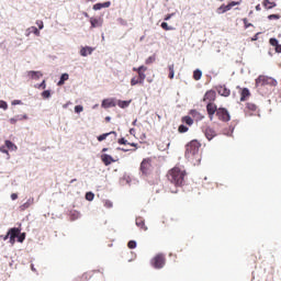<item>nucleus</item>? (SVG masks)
<instances>
[{"instance_id": "nucleus-13", "label": "nucleus", "mask_w": 281, "mask_h": 281, "mask_svg": "<svg viewBox=\"0 0 281 281\" xmlns=\"http://www.w3.org/2000/svg\"><path fill=\"white\" fill-rule=\"evenodd\" d=\"M101 161L104 164V166H111L114 164L115 159H113V157L109 154H103L101 156Z\"/></svg>"}, {"instance_id": "nucleus-27", "label": "nucleus", "mask_w": 281, "mask_h": 281, "mask_svg": "<svg viewBox=\"0 0 281 281\" xmlns=\"http://www.w3.org/2000/svg\"><path fill=\"white\" fill-rule=\"evenodd\" d=\"M137 85H144V83L142 82V80L139 79L138 76H137V77H133V78L131 79V87H135V86H137Z\"/></svg>"}, {"instance_id": "nucleus-25", "label": "nucleus", "mask_w": 281, "mask_h": 281, "mask_svg": "<svg viewBox=\"0 0 281 281\" xmlns=\"http://www.w3.org/2000/svg\"><path fill=\"white\" fill-rule=\"evenodd\" d=\"M67 80H69V74H63L60 76L59 81L57 82V86L63 87V85H65V82H67Z\"/></svg>"}, {"instance_id": "nucleus-20", "label": "nucleus", "mask_w": 281, "mask_h": 281, "mask_svg": "<svg viewBox=\"0 0 281 281\" xmlns=\"http://www.w3.org/2000/svg\"><path fill=\"white\" fill-rule=\"evenodd\" d=\"M262 5L266 10H273L276 5H278L276 2H271L270 0H263Z\"/></svg>"}, {"instance_id": "nucleus-30", "label": "nucleus", "mask_w": 281, "mask_h": 281, "mask_svg": "<svg viewBox=\"0 0 281 281\" xmlns=\"http://www.w3.org/2000/svg\"><path fill=\"white\" fill-rule=\"evenodd\" d=\"M5 146L8 148V150H16V146L14 145V143H12V140H5Z\"/></svg>"}, {"instance_id": "nucleus-12", "label": "nucleus", "mask_w": 281, "mask_h": 281, "mask_svg": "<svg viewBox=\"0 0 281 281\" xmlns=\"http://www.w3.org/2000/svg\"><path fill=\"white\" fill-rule=\"evenodd\" d=\"M204 135H205L206 139H209V142H212V139H214V137H216V131L212 127H206L204 130Z\"/></svg>"}, {"instance_id": "nucleus-47", "label": "nucleus", "mask_w": 281, "mask_h": 281, "mask_svg": "<svg viewBox=\"0 0 281 281\" xmlns=\"http://www.w3.org/2000/svg\"><path fill=\"white\" fill-rule=\"evenodd\" d=\"M85 111V108L82 105H76L75 106V112L76 113H82Z\"/></svg>"}, {"instance_id": "nucleus-38", "label": "nucleus", "mask_w": 281, "mask_h": 281, "mask_svg": "<svg viewBox=\"0 0 281 281\" xmlns=\"http://www.w3.org/2000/svg\"><path fill=\"white\" fill-rule=\"evenodd\" d=\"M243 23H244L245 30H247L254 25V24L249 23V20H247V18L243 19Z\"/></svg>"}, {"instance_id": "nucleus-64", "label": "nucleus", "mask_w": 281, "mask_h": 281, "mask_svg": "<svg viewBox=\"0 0 281 281\" xmlns=\"http://www.w3.org/2000/svg\"><path fill=\"white\" fill-rule=\"evenodd\" d=\"M106 150H109V148H103V149H102V153H106Z\"/></svg>"}, {"instance_id": "nucleus-15", "label": "nucleus", "mask_w": 281, "mask_h": 281, "mask_svg": "<svg viewBox=\"0 0 281 281\" xmlns=\"http://www.w3.org/2000/svg\"><path fill=\"white\" fill-rule=\"evenodd\" d=\"M269 43L272 47H274L277 54H281V44L278 43V40L276 37H271L269 40Z\"/></svg>"}, {"instance_id": "nucleus-49", "label": "nucleus", "mask_w": 281, "mask_h": 281, "mask_svg": "<svg viewBox=\"0 0 281 281\" xmlns=\"http://www.w3.org/2000/svg\"><path fill=\"white\" fill-rule=\"evenodd\" d=\"M36 25L38 26V30H43V27H44L43 21H41V20H38L36 22Z\"/></svg>"}, {"instance_id": "nucleus-39", "label": "nucleus", "mask_w": 281, "mask_h": 281, "mask_svg": "<svg viewBox=\"0 0 281 281\" xmlns=\"http://www.w3.org/2000/svg\"><path fill=\"white\" fill-rule=\"evenodd\" d=\"M42 98L47 99L52 98V92L49 90H45L42 92Z\"/></svg>"}, {"instance_id": "nucleus-10", "label": "nucleus", "mask_w": 281, "mask_h": 281, "mask_svg": "<svg viewBox=\"0 0 281 281\" xmlns=\"http://www.w3.org/2000/svg\"><path fill=\"white\" fill-rule=\"evenodd\" d=\"M133 71H136L138 74V78L140 82L144 85V81L146 80V71H148V67L146 66H139L138 68H133Z\"/></svg>"}, {"instance_id": "nucleus-56", "label": "nucleus", "mask_w": 281, "mask_h": 281, "mask_svg": "<svg viewBox=\"0 0 281 281\" xmlns=\"http://www.w3.org/2000/svg\"><path fill=\"white\" fill-rule=\"evenodd\" d=\"M258 34H260V33H257V34L251 38V41H258Z\"/></svg>"}, {"instance_id": "nucleus-52", "label": "nucleus", "mask_w": 281, "mask_h": 281, "mask_svg": "<svg viewBox=\"0 0 281 281\" xmlns=\"http://www.w3.org/2000/svg\"><path fill=\"white\" fill-rule=\"evenodd\" d=\"M105 207H113V203L111 201L105 202Z\"/></svg>"}, {"instance_id": "nucleus-3", "label": "nucleus", "mask_w": 281, "mask_h": 281, "mask_svg": "<svg viewBox=\"0 0 281 281\" xmlns=\"http://www.w3.org/2000/svg\"><path fill=\"white\" fill-rule=\"evenodd\" d=\"M201 143L199 140L193 139L186 145L184 157L188 161H192L193 164H199L201 161Z\"/></svg>"}, {"instance_id": "nucleus-51", "label": "nucleus", "mask_w": 281, "mask_h": 281, "mask_svg": "<svg viewBox=\"0 0 281 281\" xmlns=\"http://www.w3.org/2000/svg\"><path fill=\"white\" fill-rule=\"evenodd\" d=\"M0 153H4V155H8V149H5L4 146L0 147Z\"/></svg>"}, {"instance_id": "nucleus-62", "label": "nucleus", "mask_w": 281, "mask_h": 281, "mask_svg": "<svg viewBox=\"0 0 281 281\" xmlns=\"http://www.w3.org/2000/svg\"><path fill=\"white\" fill-rule=\"evenodd\" d=\"M132 124H133V126H136L137 125V120H135Z\"/></svg>"}, {"instance_id": "nucleus-28", "label": "nucleus", "mask_w": 281, "mask_h": 281, "mask_svg": "<svg viewBox=\"0 0 281 281\" xmlns=\"http://www.w3.org/2000/svg\"><path fill=\"white\" fill-rule=\"evenodd\" d=\"M203 72L200 69L193 71V80H201Z\"/></svg>"}, {"instance_id": "nucleus-5", "label": "nucleus", "mask_w": 281, "mask_h": 281, "mask_svg": "<svg viewBox=\"0 0 281 281\" xmlns=\"http://www.w3.org/2000/svg\"><path fill=\"white\" fill-rule=\"evenodd\" d=\"M150 265L154 269H164V267H166V256H164V254L156 255L150 260Z\"/></svg>"}, {"instance_id": "nucleus-48", "label": "nucleus", "mask_w": 281, "mask_h": 281, "mask_svg": "<svg viewBox=\"0 0 281 281\" xmlns=\"http://www.w3.org/2000/svg\"><path fill=\"white\" fill-rule=\"evenodd\" d=\"M37 89H47V83L45 80H43L37 87Z\"/></svg>"}, {"instance_id": "nucleus-19", "label": "nucleus", "mask_w": 281, "mask_h": 281, "mask_svg": "<svg viewBox=\"0 0 281 281\" xmlns=\"http://www.w3.org/2000/svg\"><path fill=\"white\" fill-rule=\"evenodd\" d=\"M102 8H111V1H106L103 3H95L93 5V10L98 11V10H102Z\"/></svg>"}, {"instance_id": "nucleus-24", "label": "nucleus", "mask_w": 281, "mask_h": 281, "mask_svg": "<svg viewBox=\"0 0 281 281\" xmlns=\"http://www.w3.org/2000/svg\"><path fill=\"white\" fill-rule=\"evenodd\" d=\"M249 95H251V93L249 92V89L244 88L241 90L240 102H245V100H247V98H249Z\"/></svg>"}, {"instance_id": "nucleus-55", "label": "nucleus", "mask_w": 281, "mask_h": 281, "mask_svg": "<svg viewBox=\"0 0 281 281\" xmlns=\"http://www.w3.org/2000/svg\"><path fill=\"white\" fill-rule=\"evenodd\" d=\"M12 104H14V105L21 104V100H14V101L12 102Z\"/></svg>"}, {"instance_id": "nucleus-9", "label": "nucleus", "mask_w": 281, "mask_h": 281, "mask_svg": "<svg viewBox=\"0 0 281 281\" xmlns=\"http://www.w3.org/2000/svg\"><path fill=\"white\" fill-rule=\"evenodd\" d=\"M19 234H21V228L13 227L8 231V236L10 238L11 245H14V243H16Z\"/></svg>"}, {"instance_id": "nucleus-61", "label": "nucleus", "mask_w": 281, "mask_h": 281, "mask_svg": "<svg viewBox=\"0 0 281 281\" xmlns=\"http://www.w3.org/2000/svg\"><path fill=\"white\" fill-rule=\"evenodd\" d=\"M32 271H36V268H34V265H31Z\"/></svg>"}, {"instance_id": "nucleus-14", "label": "nucleus", "mask_w": 281, "mask_h": 281, "mask_svg": "<svg viewBox=\"0 0 281 281\" xmlns=\"http://www.w3.org/2000/svg\"><path fill=\"white\" fill-rule=\"evenodd\" d=\"M27 76L31 78V80H41V78H43V72L30 70L27 71Z\"/></svg>"}, {"instance_id": "nucleus-26", "label": "nucleus", "mask_w": 281, "mask_h": 281, "mask_svg": "<svg viewBox=\"0 0 281 281\" xmlns=\"http://www.w3.org/2000/svg\"><path fill=\"white\" fill-rule=\"evenodd\" d=\"M246 109L247 111H250V113H256V111H258V106L254 103H247Z\"/></svg>"}, {"instance_id": "nucleus-58", "label": "nucleus", "mask_w": 281, "mask_h": 281, "mask_svg": "<svg viewBox=\"0 0 281 281\" xmlns=\"http://www.w3.org/2000/svg\"><path fill=\"white\" fill-rule=\"evenodd\" d=\"M8 238H10V235L7 233V235L3 237V240H8Z\"/></svg>"}, {"instance_id": "nucleus-53", "label": "nucleus", "mask_w": 281, "mask_h": 281, "mask_svg": "<svg viewBox=\"0 0 281 281\" xmlns=\"http://www.w3.org/2000/svg\"><path fill=\"white\" fill-rule=\"evenodd\" d=\"M170 19H172V14H167V15L165 16V21H170Z\"/></svg>"}, {"instance_id": "nucleus-33", "label": "nucleus", "mask_w": 281, "mask_h": 281, "mask_svg": "<svg viewBox=\"0 0 281 281\" xmlns=\"http://www.w3.org/2000/svg\"><path fill=\"white\" fill-rule=\"evenodd\" d=\"M169 69V79L172 80L175 78V64L168 66Z\"/></svg>"}, {"instance_id": "nucleus-2", "label": "nucleus", "mask_w": 281, "mask_h": 281, "mask_svg": "<svg viewBox=\"0 0 281 281\" xmlns=\"http://www.w3.org/2000/svg\"><path fill=\"white\" fill-rule=\"evenodd\" d=\"M187 175L186 169L181 167H173L168 171L167 179L170 181V183L176 186V188H182V186H186Z\"/></svg>"}, {"instance_id": "nucleus-31", "label": "nucleus", "mask_w": 281, "mask_h": 281, "mask_svg": "<svg viewBox=\"0 0 281 281\" xmlns=\"http://www.w3.org/2000/svg\"><path fill=\"white\" fill-rule=\"evenodd\" d=\"M90 23H91V27H100V25H102L100 23V20L95 19V18H91L90 19Z\"/></svg>"}, {"instance_id": "nucleus-36", "label": "nucleus", "mask_w": 281, "mask_h": 281, "mask_svg": "<svg viewBox=\"0 0 281 281\" xmlns=\"http://www.w3.org/2000/svg\"><path fill=\"white\" fill-rule=\"evenodd\" d=\"M128 104H131V101H119V106L121 109H126V106H128Z\"/></svg>"}, {"instance_id": "nucleus-44", "label": "nucleus", "mask_w": 281, "mask_h": 281, "mask_svg": "<svg viewBox=\"0 0 281 281\" xmlns=\"http://www.w3.org/2000/svg\"><path fill=\"white\" fill-rule=\"evenodd\" d=\"M155 60H156L155 56H150V57H148V58L145 60V63H146L147 65H153V63H155Z\"/></svg>"}, {"instance_id": "nucleus-35", "label": "nucleus", "mask_w": 281, "mask_h": 281, "mask_svg": "<svg viewBox=\"0 0 281 281\" xmlns=\"http://www.w3.org/2000/svg\"><path fill=\"white\" fill-rule=\"evenodd\" d=\"M160 27H162V30H165V32H170L173 30V27L169 26L166 22H162Z\"/></svg>"}, {"instance_id": "nucleus-11", "label": "nucleus", "mask_w": 281, "mask_h": 281, "mask_svg": "<svg viewBox=\"0 0 281 281\" xmlns=\"http://www.w3.org/2000/svg\"><path fill=\"white\" fill-rule=\"evenodd\" d=\"M215 89H216L218 95H223L224 98H229V95L232 93L229 88H227L225 86H217Z\"/></svg>"}, {"instance_id": "nucleus-59", "label": "nucleus", "mask_w": 281, "mask_h": 281, "mask_svg": "<svg viewBox=\"0 0 281 281\" xmlns=\"http://www.w3.org/2000/svg\"><path fill=\"white\" fill-rule=\"evenodd\" d=\"M130 133H131V135H134L135 128H131V130H130Z\"/></svg>"}, {"instance_id": "nucleus-60", "label": "nucleus", "mask_w": 281, "mask_h": 281, "mask_svg": "<svg viewBox=\"0 0 281 281\" xmlns=\"http://www.w3.org/2000/svg\"><path fill=\"white\" fill-rule=\"evenodd\" d=\"M105 122H111V116H106Z\"/></svg>"}, {"instance_id": "nucleus-41", "label": "nucleus", "mask_w": 281, "mask_h": 281, "mask_svg": "<svg viewBox=\"0 0 281 281\" xmlns=\"http://www.w3.org/2000/svg\"><path fill=\"white\" fill-rule=\"evenodd\" d=\"M0 109H3V111H8V102L0 100Z\"/></svg>"}, {"instance_id": "nucleus-22", "label": "nucleus", "mask_w": 281, "mask_h": 281, "mask_svg": "<svg viewBox=\"0 0 281 281\" xmlns=\"http://www.w3.org/2000/svg\"><path fill=\"white\" fill-rule=\"evenodd\" d=\"M34 204V198L29 199L24 204L20 206L21 212H25L31 205Z\"/></svg>"}, {"instance_id": "nucleus-46", "label": "nucleus", "mask_w": 281, "mask_h": 281, "mask_svg": "<svg viewBox=\"0 0 281 281\" xmlns=\"http://www.w3.org/2000/svg\"><path fill=\"white\" fill-rule=\"evenodd\" d=\"M23 240H25V233H20L19 235H18V243H23Z\"/></svg>"}, {"instance_id": "nucleus-34", "label": "nucleus", "mask_w": 281, "mask_h": 281, "mask_svg": "<svg viewBox=\"0 0 281 281\" xmlns=\"http://www.w3.org/2000/svg\"><path fill=\"white\" fill-rule=\"evenodd\" d=\"M91 277H92V272H86L81 276V280L89 281V280H91Z\"/></svg>"}, {"instance_id": "nucleus-6", "label": "nucleus", "mask_w": 281, "mask_h": 281, "mask_svg": "<svg viewBox=\"0 0 281 281\" xmlns=\"http://www.w3.org/2000/svg\"><path fill=\"white\" fill-rule=\"evenodd\" d=\"M139 170L142 175H144L145 177H148V175H150V170H153V159L151 158L143 159V161L140 162Z\"/></svg>"}, {"instance_id": "nucleus-43", "label": "nucleus", "mask_w": 281, "mask_h": 281, "mask_svg": "<svg viewBox=\"0 0 281 281\" xmlns=\"http://www.w3.org/2000/svg\"><path fill=\"white\" fill-rule=\"evenodd\" d=\"M178 131H179V133H188V126H186V125H180V126L178 127Z\"/></svg>"}, {"instance_id": "nucleus-32", "label": "nucleus", "mask_w": 281, "mask_h": 281, "mask_svg": "<svg viewBox=\"0 0 281 281\" xmlns=\"http://www.w3.org/2000/svg\"><path fill=\"white\" fill-rule=\"evenodd\" d=\"M182 122H183L184 124H188V126H192V125L194 124V121H193L192 117H190V116H184V117H182Z\"/></svg>"}, {"instance_id": "nucleus-37", "label": "nucleus", "mask_w": 281, "mask_h": 281, "mask_svg": "<svg viewBox=\"0 0 281 281\" xmlns=\"http://www.w3.org/2000/svg\"><path fill=\"white\" fill-rule=\"evenodd\" d=\"M93 199H95V195L93 194V192H87L86 193V200L87 201H93Z\"/></svg>"}, {"instance_id": "nucleus-18", "label": "nucleus", "mask_w": 281, "mask_h": 281, "mask_svg": "<svg viewBox=\"0 0 281 281\" xmlns=\"http://www.w3.org/2000/svg\"><path fill=\"white\" fill-rule=\"evenodd\" d=\"M117 144H120L121 146H133L135 148L133 149L134 151L137 149V143H128V140L125 138H120L117 140Z\"/></svg>"}, {"instance_id": "nucleus-42", "label": "nucleus", "mask_w": 281, "mask_h": 281, "mask_svg": "<svg viewBox=\"0 0 281 281\" xmlns=\"http://www.w3.org/2000/svg\"><path fill=\"white\" fill-rule=\"evenodd\" d=\"M31 32H33V34H35V36H41V31H38V29L36 26H32Z\"/></svg>"}, {"instance_id": "nucleus-29", "label": "nucleus", "mask_w": 281, "mask_h": 281, "mask_svg": "<svg viewBox=\"0 0 281 281\" xmlns=\"http://www.w3.org/2000/svg\"><path fill=\"white\" fill-rule=\"evenodd\" d=\"M109 135H116V133L110 132V133L102 134V135L98 136V142H104V139H106V137H109Z\"/></svg>"}, {"instance_id": "nucleus-40", "label": "nucleus", "mask_w": 281, "mask_h": 281, "mask_svg": "<svg viewBox=\"0 0 281 281\" xmlns=\"http://www.w3.org/2000/svg\"><path fill=\"white\" fill-rule=\"evenodd\" d=\"M127 247L128 249H135V247H137V243L135 240H130Z\"/></svg>"}, {"instance_id": "nucleus-8", "label": "nucleus", "mask_w": 281, "mask_h": 281, "mask_svg": "<svg viewBox=\"0 0 281 281\" xmlns=\"http://www.w3.org/2000/svg\"><path fill=\"white\" fill-rule=\"evenodd\" d=\"M203 102H206V104H216V91L214 90H209L205 92L203 97Z\"/></svg>"}, {"instance_id": "nucleus-7", "label": "nucleus", "mask_w": 281, "mask_h": 281, "mask_svg": "<svg viewBox=\"0 0 281 281\" xmlns=\"http://www.w3.org/2000/svg\"><path fill=\"white\" fill-rule=\"evenodd\" d=\"M240 3H243V0L232 1L228 4H222L220 8H217L216 13L225 14V12H229V10L234 8V5H240Z\"/></svg>"}, {"instance_id": "nucleus-16", "label": "nucleus", "mask_w": 281, "mask_h": 281, "mask_svg": "<svg viewBox=\"0 0 281 281\" xmlns=\"http://www.w3.org/2000/svg\"><path fill=\"white\" fill-rule=\"evenodd\" d=\"M93 54V48L91 46H86L80 49V56L87 57Z\"/></svg>"}, {"instance_id": "nucleus-4", "label": "nucleus", "mask_w": 281, "mask_h": 281, "mask_svg": "<svg viewBox=\"0 0 281 281\" xmlns=\"http://www.w3.org/2000/svg\"><path fill=\"white\" fill-rule=\"evenodd\" d=\"M276 85H278V81L271 77L261 75L256 79L257 87H267V86L276 87Z\"/></svg>"}, {"instance_id": "nucleus-17", "label": "nucleus", "mask_w": 281, "mask_h": 281, "mask_svg": "<svg viewBox=\"0 0 281 281\" xmlns=\"http://www.w3.org/2000/svg\"><path fill=\"white\" fill-rule=\"evenodd\" d=\"M102 109H111V106H115V102L113 99H104L101 103Z\"/></svg>"}, {"instance_id": "nucleus-45", "label": "nucleus", "mask_w": 281, "mask_h": 281, "mask_svg": "<svg viewBox=\"0 0 281 281\" xmlns=\"http://www.w3.org/2000/svg\"><path fill=\"white\" fill-rule=\"evenodd\" d=\"M268 19H269V21H278V19H280V15L279 14H270V15H268Z\"/></svg>"}, {"instance_id": "nucleus-1", "label": "nucleus", "mask_w": 281, "mask_h": 281, "mask_svg": "<svg viewBox=\"0 0 281 281\" xmlns=\"http://www.w3.org/2000/svg\"><path fill=\"white\" fill-rule=\"evenodd\" d=\"M206 113L211 122L214 120V115H216L220 122H229V120H232L229 111H227L225 108H218L216 104H206Z\"/></svg>"}, {"instance_id": "nucleus-21", "label": "nucleus", "mask_w": 281, "mask_h": 281, "mask_svg": "<svg viewBox=\"0 0 281 281\" xmlns=\"http://www.w3.org/2000/svg\"><path fill=\"white\" fill-rule=\"evenodd\" d=\"M136 225L144 232H146V229H148V227L146 226V222H144V218H142V217L136 218Z\"/></svg>"}, {"instance_id": "nucleus-50", "label": "nucleus", "mask_w": 281, "mask_h": 281, "mask_svg": "<svg viewBox=\"0 0 281 281\" xmlns=\"http://www.w3.org/2000/svg\"><path fill=\"white\" fill-rule=\"evenodd\" d=\"M11 199H12V201H16L19 199V194L12 193Z\"/></svg>"}, {"instance_id": "nucleus-57", "label": "nucleus", "mask_w": 281, "mask_h": 281, "mask_svg": "<svg viewBox=\"0 0 281 281\" xmlns=\"http://www.w3.org/2000/svg\"><path fill=\"white\" fill-rule=\"evenodd\" d=\"M256 10H257V12H260L262 9L260 8V4H257L256 5Z\"/></svg>"}, {"instance_id": "nucleus-54", "label": "nucleus", "mask_w": 281, "mask_h": 281, "mask_svg": "<svg viewBox=\"0 0 281 281\" xmlns=\"http://www.w3.org/2000/svg\"><path fill=\"white\" fill-rule=\"evenodd\" d=\"M9 122L10 124H16V119H10Z\"/></svg>"}, {"instance_id": "nucleus-63", "label": "nucleus", "mask_w": 281, "mask_h": 281, "mask_svg": "<svg viewBox=\"0 0 281 281\" xmlns=\"http://www.w3.org/2000/svg\"><path fill=\"white\" fill-rule=\"evenodd\" d=\"M123 153H128V149L121 148Z\"/></svg>"}, {"instance_id": "nucleus-23", "label": "nucleus", "mask_w": 281, "mask_h": 281, "mask_svg": "<svg viewBox=\"0 0 281 281\" xmlns=\"http://www.w3.org/2000/svg\"><path fill=\"white\" fill-rule=\"evenodd\" d=\"M190 115L194 117V120H196L198 122H200L201 120H203V115L196 111V110H191L190 111Z\"/></svg>"}]
</instances>
